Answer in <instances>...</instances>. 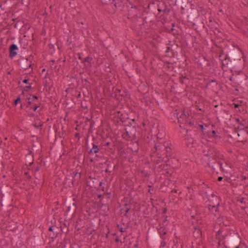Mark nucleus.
<instances>
[{
  "label": "nucleus",
  "mask_w": 248,
  "mask_h": 248,
  "mask_svg": "<svg viewBox=\"0 0 248 248\" xmlns=\"http://www.w3.org/2000/svg\"><path fill=\"white\" fill-rule=\"evenodd\" d=\"M126 209L125 210H124V212H125V214L124 215V216L125 217H126L127 218L129 217V216L128 215V213L129 212V211H130V206H127L126 207H125Z\"/></svg>",
  "instance_id": "ddd939ff"
},
{
  "label": "nucleus",
  "mask_w": 248,
  "mask_h": 248,
  "mask_svg": "<svg viewBox=\"0 0 248 248\" xmlns=\"http://www.w3.org/2000/svg\"><path fill=\"white\" fill-rule=\"evenodd\" d=\"M208 165L210 168H212L214 170L216 169L219 168L222 171H224V169L222 166V163L213 156H212V158L209 160Z\"/></svg>",
  "instance_id": "f03ea898"
},
{
  "label": "nucleus",
  "mask_w": 248,
  "mask_h": 248,
  "mask_svg": "<svg viewBox=\"0 0 248 248\" xmlns=\"http://www.w3.org/2000/svg\"><path fill=\"white\" fill-rule=\"evenodd\" d=\"M102 195L101 194L98 195V198H101Z\"/></svg>",
  "instance_id": "de8ad7c7"
},
{
  "label": "nucleus",
  "mask_w": 248,
  "mask_h": 248,
  "mask_svg": "<svg viewBox=\"0 0 248 248\" xmlns=\"http://www.w3.org/2000/svg\"><path fill=\"white\" fill-rule=\"evenodd\" d=\"M162 211H163V214H165L167 211V209L166 207L165 208H163V209H162Z\"/></svg>",
  "instance_id": "2f4dec72"
},
{
  "label": "nucleus",
  "mask_w": 248,
  "mask_h": 248,
  "mask_svg": "<svg viewBox=\"0 0 248 248\" xmlns=\"http://www.w3.org/2000/svg\"><path fill=\"white\" fill-rule=\"evenodd\" d=\"M33 157L34 156H30V157L28 158V160L29 161V165L31 166L33 163Z\"/></svg>",
  "instance_id": "dca6fc26"
},
{
  "label": "nucleus",
  "mask_w": 248,
  "mask_h": 248,
  "mask_svg": "<svg viewBox=\"0 0 248 248\" xmlns=\"http://www.w3.org/2000/svg\"><path fill=\"white\" fill-rule=\"evenodd\" d=\"M148 192H151L150 189L149 190Z\"/></svg>",
  "instance_id": "864d4df0"
},
{
  "label": "nucleus",
  "mask_w": 248,
  "mask_h": 248,
  "mask_svg": "<svg viewBox=\"0 0 248 248\" xmlns=\"http://www.w3.org/2000/svg\"><path fill=\"white\" fill-rule=\"evenodd\" d=\"M37 99V97L35 96H30L28 98V102L30 104H31L32 101Z\"/></svg>",
  "instance_id": "2eb2a0df"
},
{
  "label": "nucleus",
  "mask_w": 248,
  "mask_h": 248,
  "mask_svg": "<svg viewBox=\"0 0 248 248\" xmlns=\"http://www.w3.org/2000/svg\"><path fill=\"white\" fill-rule=\"evenodd\" d=\"M211 196L213 197H214L215 194L213 193V194H212Z\"/></svg>",
  "instance_id": "3c124183"
},
{
  "label": "nucleus",
  "mask_w": 248,
  "mask_h": 248,
  "mask_svg": "<svg viewBox=\"0 0 248 248\" xmlns=\"http://www.w3.org/2000/svg\"><path fill=\"white\" fill-rule=\"evenodd\" d=\"M222 231L220 230H219L217 232V235H220L221 234H222Z\"/></svg>",
  "instance_id": "72a5a7b5"
},
{
  "label": "nucleus",
  "mask_w": 248,
  "mask_h": 248,
  "mask_svg": "<svg viewBox=\"0 0 248 248\" xmlns=\"http://www.w3.org/2000/svg\"><path fill=\"white\" fill-rule=\"evenodd\" d=\"M163 217L164 218V222H166L167 220V216L164 215L163 216Z\"/></svg>",
  "instance_id": "f704fd0d"
},
{
  "label": "nucleus",
  "mask_w": 248,
  "mask_h": 248,
  "mask_svg": "<svg viewBox=\"0 0 248 248\" xmlns=\"http://www.w3.org/2000/svg\"><path fill=\"white\" fill-rule=\"evenodd\" d=\"M20 101V98L19 97L17 98L16 100H15V104L16 105Z\"/></svg>",
  "instance_id": "c85d7f7f"
},
{
  "label": "nucleus",
  "mask_w": 248,
  "mask_h": 248,
  "mask_svg": "<svg viewBox=\"0 0 248 248\" xmlns=\"http://www.w3.org/2000/svg\"><path fill=\"white\" fill-rule=\"evenodd\" d=\"M109 164L108 165V168H107L106 170H105V172H108V173H110L112 172V170H109Z\"/></svg>",
  "instance_id": "cd10ccee"
},
{
  "label": "nucleus",
  "mask_w": 248,
  "mask_h": 248,
  "mask_svg": "<svg viewBox=\"0 0 248 248\" xmlns=\"http://www.w3.org/2000/svg\"><path fill=\"white\" fill-rule=\"evenodd\" d=\"M27 82H28V80H27V79H24V80H23V82H24V83H27Z\"/></svg>",
  "instance_id": "a18cd8bd"
},
{
  "label": "nucleus",
  "mask_w": 248,
  "mask_h": 248,
  "mask_svg": "<svg viewBox=\"0 0 248 248\" xmlns=\"http://www.w3.org/2000/svg\"><path fill=\"white\" fill-rule=\"evenodd\" d=\"M165 148H166V152L167 153H170V148L168 147L167 145H165Z\"/></svg>",
  "instance_id": "7c9ffc66"
},
{
  "label": "nucleus",
  "mask_w": 248,
  "mask_h": 248,
  "mask_svg": "<svg viewBox=\"0 0 248 248\" xmlns=\"http://www.w3.org/2000/svg\"><path fill=\"white\" fill-rule=\"evenodd\" d=\"M120 239L119 237H116L115 239V241L116 242H119L120 241Z\"/></svg>",
  "instance_id": "58836bf2"
},
{
  "label": "nucleus",
  "mask_w": 248,
  "mask_h": 248,
  "mask_svg": "<svg viewBox=\"0 0 248 248\" xmlns=\"http://www.w3.org/2000/svg\"><path fill=\"white\" fill-rule=\"evenodd\" d=\"M153 236L154 238H156V239L158 238V235L156 233H153Z\"/></svg>",
  "instance_id": "c756f323"
},
{
  "label": "nucleus",
  "mask_w": 248,
  "mask_h": 248,
  "mask_svg": "<svg viewBox=\"0 0 248 248\" xmlns=\"http://www.w3.org/2000/svg\"><path fill=\"white\" fill-rule=\"evenodd\" d=\"M231 185L233 186L234 187H236L237 185H235V184L234 183H232L231 184Z\"/></svg>",
  "instance_id": "c03bdc74"
},
{
  "label": "nucleus",
  "mask_w": 248,
  "mask_h": 248,
  "mask_svg": "<svg viewBox=\"0 0 248 248\" xmlns=\"http://www.w3.org/2000/svg\"><path fill=\"white\" fill-rule=\"evenodd\" d=\"M97 147H93V149H92V150H91V152L93 153H97Z\"/></svg>",
  "instance_id": "b1692460"
},
{
  "label": "nucleus",
  "mask_w": 248,
  "mask_h": 248,
  "mask_svg": "<svg viewBox=\"0 0 248 248\" xmlns=\"http://www.w3.org/2000/svg\"><path fill=\"white\" fill-rule=\"evenodd\" d=\"M217 207V205H211V204H208L207 207L209 210V211L211 213H213L214 209H215Z\"/></svg>",
  "instance_id": "f8f14e48"
},
{
  "label": "nucleus",
  "mask_w": 248,
  "mask_h": 248,
  "mask_svg": "<svg viewBox=\"0 0 248 248\" xmlns=\"http://www.w3.org/2000/svg\"><path fill=\"white\" fill-rule=\"evenodd\" d=\"M236 178H238V177L237 176ZM229 180L235 181L236 180V177L234 176H232L231 177L229 178Z\"/></svg>",
  "instance_id": "bb28decb"
},
{
  "label": "nucleus",
  "mask_w": 248,
  "mask_h": 248,
  "mask_svg": "<svg viewBox=\"0 0 248 248\" xmlns=\"http://www.w3.org/2000/svg\"><path fill=\"white\" fill-rule=\"evenodd\" d=\"M222 244L225 248H239L241 238L238 233L228 232L222 235Z\"/></svg>",
  "instance_id": "f257e3e1"
},
{
  "label": "nucleus",
  "mask_w": 248,
  "mask_h": 248,
  "mask_svg": "<svg viewBox=\"0 0 248 248\" xmlns=\"http://www.w3.org/2000/svg\"><path fill=\"white\" fill-rule=\"evenodd\" d=\"M222 179H223V177H221V176H219V177H218V178H217V180H218V181H221L222 180Z\"/></svg>",
  "instance_id": "c9c22d12"
},
{
  "label": "nucleus",
  "mask_w": 248,
  "mask_h": 248,
  "mask_svg": "<svg viewBox=\"0 0 248 248\" xmlns=\"http://www.w3.org/2000/svg\"><path fill=\"white\" fill-rule=\"evenodd\" d=\"M132 200L128 201V199L127 197H124L123 200L122 201V202H125V203L124 205V207H126L127 206H129L131 204V201Z\"/></svg>",
  "instance_id": "9d476101"
},
{
  "label": "nucleus",
  "mask_w": 248,
  "mask_h": 248,
  "mask_svg": "<svg viewBox=\"0 0 248 248\" xmlns=\"http://www.w3.org/2000/svg\"><path fill=\"white\" fill-rule=\"evenodd\" d=\"M244 193L245 194V195H248V184L247 185H245L244 186Z\"/></svg>",
  "instance_id": "6ab92c4d"
},
{
  "label": "nucleus",
  "mask_w": 248,
  "mask_h": 248,
  "mask_svg": "<svg viewBox=\"0 0 248 248\" xmlns=\"http://www.w3.org/2000/svg\"><path fill=\"white\" fill-rule=\"evenodd\" d=\"M158 233L160 235V237L162 240L165 239V235L166 234L167 231L166 229L163 227L160 226L157 228Z\"/></svg>",
  "instance_id": "6e6552de"
},
{
  "label": "nucleus",
  "mask_w": 248,
  "mask_h": 248,
  "mask_svg": "<svg viewBox=\"0 0 248 248\" xmlns=\"http://www.w3.org/2000/svg\"><path fill=\"white\" fill-rule=\"evenodd\" d=\"M104 184V183H103V182H99V186H100V187H101V186H102V184Z\"/></svg>",
  "instance_id": "37998d69"
},
{
  "label": "nucleus",
  "mask_w": 248,
  "mask_h": 248,
  "mask_svg": "<svg viewBox=\"0 0 248 248\" xmlns=\"http://www.w3.org/2000/svg\"><path fill=\"white\" fill-rule=\"evenodd\" d=\"M59 230V228L51 226L48 228V231L49 232H53V235L51 236V234L49 235V236L51 237V239H55L58 235L59 232L58 231Z\"/></svg>",
  "instance_id": "423d86ee"
},
{
  "label": "nucleus",
  "mask_w": 248,
  "mask_h": 248,
  "mask_svg": "<svg viewBox=\"0 0 248 248\" xmlns=\"http://www.w3.org/2000/svg\"><path fill=\"white\" fill-rule=\"evenodd\" d=\"M219 206V203L218 202L216 208L215 209V212H213V214L215 216H217V213H219L218 206Z\"/></svg>",
  "instance_id": "a211bd4d"
},
{
  "label": "nucleus",
  "mask_w": 248,
  "mask_h": 248,
  "mask_svg": "<svg viewBox=\"0 0 248 248\" xmlns=\"http://www.w3.org/2000/svg\"><path fill=\"white\" fill-rule=\"evenodd\" d=\"M90 179L91 181H88L87 182V184L88 186H90L91 187H93V188H96V186L94 184V181L93 178H91V177H90Z\"/></svg>",
  "instance_id": "9b49d317"
},
{
  "label": "nucleus",
  "mask_w": 248,
  "mask_h": 248,
  "mask_svg": "<svg viewBox=\"0 0 248 248\" xmlns=\"http://www.w3.org/2000/svg\"><path fill=\"white\" fill-rule=\"evenodd\" d=\"M37 163L46 167H49L52 164L48 156H40L37 159Z\"/></svg>",
  "instance_id": "20e7f679"
},
{
  "label": "nucleus",
  "mask_w": 248,
  "mask_h": 248,
  "mask_svg": "<svg viewBox=\"0 0 248 248\" xmlns=\"http://www.w3.org/2000/svg\"><path fill=\"white\" fill-rule=\"evenodd\" d=\"M126 229H127V228H128V226H127V227H126Z\"/></svg>",
  "instance_id": "5fc2aeb1"
},
{
  "label": "nucleus",
  "mask_w": 248,
  "mask_h": 248,
  "mask_svg": "<svg viewBox=\"0 0 248 248\" xmlns=\"http://www.w3.org/2000/svg\"><path fill=\"white\" fill-rule=\"evenodd\" d=\"M200 127H201V129H202V132L204 134V128H203V126L202 125H200Z\"/></svg>",
  "instance_id": "e433bc0d"
},
{
  "label": "nucleus",
  "mask_w": 248,
  "mask_h": 248,
  "mask_svg": "<svg viewBox=\"0 0 248 248\" xmlns=\"http://www.w3.org/2000/svg\"><path fill=\"white\" fill-rule=\"evenodd\" d=\"M18 48L16 45L13 44L10 46V56L11 58L14 57L17 53L16 52Z\"/></svg>",
  "instance_id": "1a4fd4ad"
},
{
  "label": "nucleus",
  "mask_w": 248,
  "mask_h": 248,
  "mask_svg": "<svg viewBox=\"0 0 248 248\" xmlns=\"http://www.w3.org/2000/svg\"><path fill=\"white\" fill-rule=\"evenodd\" d=\"M39 170V169L38 168H37H37H36V171H38V170Z\"/></svg>",
  "instance_id": "8fccbe9b"
},
{
  "label": "nucleus",
  "mask_w": 248,
  "mask_h": 248,
  "mask_svg": "<svg viewBox=\"0 0 248 248\" xmlns=\"http://www.w3.org/2000/svg\"><path fill=\"white\" fill-rule=\"evenodd\" d=\"M122 159H125V160H128L129 162H131L132 163L133 162V161L131 160V158L130 157H127L126 156H124L123 158H121Z\"/></svg>",
  "instance_id": "412c9836"
},
{
  "label": "nucleus",
  "mask_w": 248,
  "mask_h": 248,
  "mask_svg": "<svg viewBox=\"0 0 248 248\" xmlns=\"http://www.w3.org/2000/svg\"><path fill=\"white\" fill-rule=\"evenodd\" d=\"M165 240H163V241L161 242L160 248H164L166 246V243L164 241Z\"/></svg>",
  "instance_id": "aec40b11"
},
{
  "label": "nucleus",
  "mask_w": 248,
  "mask_h": 248,
  "mask_svg": "<svg viewBox=\"0 0 248 248\" xmlns=\"http://www.w3.org/2000/svg\"><path fill=\"white\" fill-rule=\"evenodd\" d=\"M140 173L143 174V175L145 178L148 177L150 175V174L148 173V171H147L145 170H141L140 171Z\"/></svg>",
  "instance_id": "4468645a"
},
{
  "label": "nucleus",
  "mask_w": 248,
  "mask_h": 248,
  "mask_svg": "<svg viewBox=\"0 0 248 248\" xmlns=\"http://www.w3.org/2000/svg\"><path fill=\"white\" fill-rule=\"evenodd\" d=\"M90 161H91V162H93V159H92V158H91V159H90Z\"/></svg>",
  "instance_id": "603ef678"
},
{
  "label": "nucleus",
  "mask_w": 248,
  "mask_h": 248,
  "mask_svg": "<svg viewBox=\"0 0 248 248\" xmlns=\"http://www.w3.org/2000/svg\"><path fill=\"white\" fill-rule=\"evenodd\" d=\"M61 230H62V231H63V229H62V228H61Z\"/></svg>",
  "instance_id": "6e6d98bb"
},
{
  "label": "nucleus",
  "mask_w": 248,
  "mask_h": 248,
  "mask_svg": "<svg viewBox=\"0 0 248 248\" xmlns=\"http://www.w3.org/2000/svg\"><path fill=\"white\" fill-rule=\"evenodd\" d=\"M244 200H245V198H241V199L239 200V201H240V202L241 203H245Z\"/></svg>",
  "instance_id": "473e14b6"
},
{
  "label": "nucleus",
  "mask_w": 248,
  "mask_h": 248,
  "mask_svg": "<svg viewBox=\"0 0 248 248\" xmlns=\"http://www.w3.org/2000/svg\"><path fill=\"white\" fill-rule=\"evenodd\" d=\"M24 174L27 176V178L28 180H31V176L29 174L28 172H25Z\"/></svg>",
  "instance_id": "4be33fe9"
},
{
  "label": "nucleus",
  "mask_w": 248,
  "mask_h": 248,
  "mask_svg": "<svg viewBox=\"0 0 248 248\" xmlns=\"http://www.w3.org/2000/svg\"><path fill=\"white\" fill-rule=\"evenodd\" d=\"M101 189H102V191H104V190H104V186L101 187Z\"/></svg>",
  "instance_id": "49530a36"
},
{
  "label": "nucleus",
  "mask_w": 248,
  "mask_h": 248,
  "mask_svg": "<svg viewBox=\"0 0 248 248\" xmlns=\"http://www.w3.org/2000/svg\"><path fill=\"white\" fill-rule=\"evenodd\" d=\"M80 176H81V174L80 173H78V172H76V173L75 174V177H78V178H80Z\"/></svg>",
  "instance_id": "a878e982"
},
{
  "label": "nucleus",
  "mask_w": 248,
  "mask_h": 248,
  "mask_svg": "<svg viewBox=\"0 0 248 248\" xmlns=\"http://www.w3.org/2000/svg\"><path fill=\"white\" fill-rule=\"evenodd\" d=\"M210 136H212L213 137H216V133H215V131L213 130L211 132V133L210 134H208Z\"/></svg>",
  "instance_id": "5701e85b"
},
{
  "label": "nucleus",
  "mask_w": 248,
  "mask_h": 248,
  "mask_svg": "<svg viewBox=\"0 0 248 248\" xmlns=\"http://www.w3.org/2000/svg\"><path fill=\"white\" fill-rule=\"evenodd\" d=\"M171 193H176L177 192V190L175 189H174L171 190Z\"/></svg>",
  "instance_id": "4c0bfd02"
},
{
  "label": "nucleus",
  "mask_w": 248,
  "mask_h": 248,
  "mask_svg": "<svg viewBox=\"0 0 248 248\" xmlns=\"http://www.w3.org/2000/svg\"><path fill=\"white\" fill-rule=\"evenodd\" d=\"M193 236L196 239H200L202 237V232L201 228L194 227V230L193 232Z\"/></svg>",
  "instance_id": "0eeeda50"
},
{
  "label": "nucleus",
  "mask_w": 248,
  "mask_h": 248,
  "mask_svg": "<svg viewBox=\"0 0 248 248\" xmlns=\"http://www.w3.org/2000/svg\"><path fill=\"white\" fill-rule=\"evenodd\" d=\"M241 177L243 180H246L247 179L246 176L244 175H241Z\"/></svg>",
  "instance_id": "a19ab883"
},
{
  "label": "nucleus",
  "mask_w": 248,
  "mask_h": 248,
  "mask_svg": "<svg viewBox=\"0 0 248 248\" xmlns=\"http://www.w3.org/2000/svg\"><path fill=\"white\" fill-rule=\"evenodd\" d=\"M240 247L239 248H248L246 244H241Z\"/></svg>",
  "instance_id": "393cba45"
},
{
  "label": "nucleus",
  "mask_w": 248,
  "mask_h": 248,
  "mask_svg": "<svg viewBox=\"0 0 248 248\" xmlns=\"http://www.w3.org/2000/svg\"><path fill=\"white\" fill-rule=\"evenodd\" d=\"M106 194L108 196V199L110 198V194H111L110 192H107Z\"/></svg>",
  "instance_id": "ea45409f"
},
{
  "label": "nucleus",
  "mask_w": 248,
  "mask_h": 248,
  "mask_svg": "<svg viewBox=\"0 0 248 248\" xmlns=\"http://www.w3.org/2000/svg\"><path fill=\"white\" fill-rule=\"evenodd\" d=\"M37 108H38L37 107H35V108H34V110L35 111V110H37Z\"/></svg>",
  "instance_id": "09e8293b"
},
{
  "label": "nucleus",
  "mask_w": 248,
  "mask_h": 248,
  "mask_svg": "<svg viewBox=\"0 0 248 248\" xmlns=\"http://www.w3.org/2000/svg\"><path fill=\"white\" fill-rule=\"evenodd\" d=\"M150 158L155 165H159V167H162V170L167 166V160L164 161L162 156H150Z\"/></svg>",
  "instance_id": "7ed1b4c3"
},
{
  "label": "nucleus",
  "mask_w": 248,
  "mask_h": 248,
  "mask_svg": "<svg viewBox=\"0 0 248 248\" xmlns=\"http://www.w3.org/2000/svg\"><path fill=\"white\" fill-rule=\"evenodd\" d=\"M77 205L75 203H71L65 211V214L67 216L71 215L73 212H75L77 210Z\"/></svg>",
  "instance_id": "39448f33"
},
{
  "label": "nucleus",
  "mask_w": 248,
  "mask_h": 248,
  "mask_svg": "<svg viewBox=\"0 0 248 248\" xmlns=\"http://www.w3.org/2000/svg\"><path fill=\"white\" fill-rule=\"evenodd\" d=\"M134 247L135 248H137L139 247V243L137 242L135 244H134Z\"/></svg>",
  "instance_id": "79ce46f5"
},
{
  "label": "nucleus",
  "mask_w": 248,
  "mask_h": 248,
  "mask_svg": "<svg viewBox=\"0 0 248 248\" xmlns=\"http://www.w3.org/2000/svg\"><path fill=\"white\" fill-rule=\"evenodd\" d=\"M117 227L119 229V231L121 232H125L126 230V228H123L119 224H117Z\"/></svg>",
  "instance_id": "f3484780"
}]
</instances>
